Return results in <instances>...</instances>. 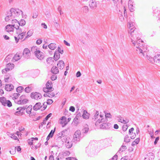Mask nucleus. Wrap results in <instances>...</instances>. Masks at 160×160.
<instances>
[{
  "instance_id": "obj_42",
  "label": "nucleus",
  "mask_w": 160,
  "mask_h": 160,
  "mask_svg": "<svg viewBox=\"0 0 160 160\" xmlns=\"http://www.w3.org/2000/svg\"><path fill=\"white\" fill-rule=\"evenodd\" d=\"M99 115V112L98 111H96V112L95 113V114L93 116V117L92 118V119H94V120L95 121L96 119L98 118V117Z\"/></svg>"
},
{
  "instance_id": "obj_6",
  "label": "nucleus",
  "mask_w": 160,
  "mask_h": 160,
  "mask_svg": "<svg viewBox=\"0 0 160 160\" xmlns=\"http://www.w3.org/2000/svg\"><path fill=\"white\" fill-rule=\"evenodd\" d=\"M62 142H65V145L67 148H69L72 146V140L70 138L67 137V136L64 138Z\"/></svg>"
},
{
  "instance_id": "obj_11",
  "label": "nucleus",
  "mask_w": 160,
  "mask_h": 160,
  "mask_svg": "<svg viewBox=\"0 0 160 160\" xmlns=\"http://www.w3.org/2000/svg\"><path fill=\"white\" fill-rule=\"evenodd\" d=\"M23 55L26 58H28L30 55L29 50L28 48H25L23 50Z\"/></svg>"
},
{
  "instance_id": "obj_36",
  "label": "nucleus",
  "mask_w": 160,
  "mask_h": 160,
  "mask_svg": "<svg viewBox=\"0 0 160 160\" xmlns=\"http://www.w3.org/2000/svg\"><path fill=\"white\" fill-rule=\"evenodd\" d=\"M60 120L61 121H63L64 122V125H62V127H64L67 124V122H66V118L65 116H62V117Z\"/></svg>"
},
{
  "instance_id": "obj_63",
  "label": "nucleus",
  "mask_w": 160,
  "mask_h": 160,
  "mask_svg": "<svg viewBox=\"0 0 160 160\" xmlns=\"http://www.w3.org/2000/svg\"><path fill=\"white\" fill-rule=\"evenodd\" d=\"M83 11H84L85 12H88V8L87 6H85L83 7Z\"/></svg>"
},
{
  "instance_id": "obj_18",
  "label": "nucleus",
  "mask_w": 160,
  "mask_h": 160,
  "mask_svg": "<svg viewBox=\"0 0 160 160\" xmlns=\"http://www.w3.org/2000/svg\"><path fill=\"white\" fill-rule=\"evenodd\" d=\"M60 57L59 52L57 51V50H56L54 53L53 56L54 60L55 61H57L60 58Z\"/></svg>"
},
{
  "instance_id": "obj_61",
  "label": "nucleus",
  "mask_w": 160,
  "mask_h": 160,
  "mask_svg": "<svg viewBox=\"0 0 160 160\" xmlns=\"http://www.w3.org/2000/svg\"><path fill=\"white\" fill-rule=\"evenodd\" d=\"M69 110L72 112H74L75 110V108L73 106H71L70 107Z\"/></svg>"
},
{
  "instance_id": "obj_34",
  "label": "nucleus",
  "mask_w": 160,
  "mask_h": 160,
  "mask_svg": "<svg viewBox=\"0 0 160 160\" xmlns=\"http://www.w3.org/2000/svg\"><path fill=\"white\" fill-rule=\"evenodd\" d=\"M14 66V65L12 63H9L7 64L6 67L8 68L11 69V70L12 69Z\"/></svg>"
},
{
  "instance_id": "obj_26",
  "label": "nucleus",
  "mask_w": 160,
  "mask_h": 160,
  "mask_svg": "<svg viewBox=\"0 0 160 160\" xmlns=\"http://www.w3.org/2000/svg\"><path fill=\"white\" fill-rule=\"evenodd\" d=\"M48 48L51 50H54L56 48V44L54 43H51L48 45Z\"/></svg>"
},
{
  "instance_id": "obj_56",
  "label": "nucleus",
  "mask_w": 160,
  "mask_h": 160,
  "mask_svg": "<svg viewBox=\"0 0 160 160\" xmlns=\"http://www.w3.org/2000/svg\"><path fill=\"white\" fill-rule=\"evenodd\" d=\"M18 21L16 19H15L14 20H12V24H15V23H16V25L17 24L18 25Z\"/></svg>"
},
{
  "instance_id": "obj_62",
  "label": "nucleus",
  "mask_w": 160,
  "mask_h": 160,
  "mask_svg": "<svg viewBox=\"0 0 160 160\" xmlns=\"http://www.w3.org/2000/svg\"><path fill=\"white\" fill-rule=\"evenodd\" d=\"M118 158V155L116 154L112 157V160H117Z\"/></svg>"
},
{
  "instance_id": "obj_10",
  "label": "nucleus",
  "mask_w": 160,
  "mask_h": 160,
  "mask_svg": "<svg viewBox=\"0 0 160 160\" xmlns=\"http://www.w3.org/2000/svg\"><path fill=\"white\" fill-rule=\"evenodd\" d=\"M154 158V155L152 153H148L144 160H153Z\"/></svg>"
},
{
  "instance_id": "obj_49",
  "label": "nucleus",
  "mask_w": 160,
  "mask_h": 160,
  "mask_svg": "<svg viewBox=\"0 0 160 160\" xmlns=\"http://www.w3.org/2000/svg\"><path fill=\"white\" fill-rule=\"evenodd\" d=\"M20 94L18 93H15L13 95V99H16L20 96Z\"/></svg>"
},
{
  "instance_id": "obj_45",
  "label": "nucleus",
  "mask_w": 160,
  "mask_h": 160,
  "mask_svg": "<svg viewBox=\"0 0 160 160\" xmlns=\"http://www.w3.org/2000/svg\"><path fill=\"white\" fill-rule=\"evenodd\" d=\"M32 90V89L31 87L29 86L26 87L24 89L25 91L27 93H29L31 92Z\"/></svg>"
},
{
  "instance_id": "obj_29",
  "label": "nucleus",
  "mask_w": 160,
  "mask_h": 160,
  "mask_svg": "<svg viewBox=\"0 0 160 160\" xmlns=\"http://www.w3.org/2000/svg\"><path fill=\"white\" fill-rule=\"evenodd\" d=\"M140 140L139 138H137L134 141H133L132 143V146H134L136 144H138Z\"/></svg>"
},
{
  "instance_id": "obj_2",
  "label": "nucleus",
  "mask_w": 160,
  "mask_h": 160,
  "mask_svg": "<svg viewBox=\"0 0 160 160\" xmlns=\"http://www.w3.org/2000/svg\"><path fill=\"white\" fill-rule=\"evenodd\" d=\"M20 12L22 14V11L18 8H12L10 10L7 12L6 15L7 16L5 18L6 22L8 21L11 19H12L16 17H18L20 15Z\"/></svg>"
},
{
  "instance_id": "obj_46",
  "label": "nucleus",
  "mask_w": 160,
  "mask_h": 160,
  "mask_svg": "<svg viewBox=\"0 0 160 160\" xmlns=\"http://www.w3.org/2000/svg\"><path fill=\"white\" fill-rule=\"evenodd\" d=\"M18 111L16 112L14 114L18 116L20 115H22V113L21 111L20 110H17Z\"/></svg>"
},
{
  "instance_id": "obj_38",
  "label": "nucleus",
  "mask_w": 160,
  "mask_h": 160,
  "mask_svg": "<svg viewBox=\"0 0 160 160\" xmlns=\"http://www.w3.org/2000/svg\"><path fill=\"white\" fill-rule=\"evenodd\" d=\"M55 130H56V128L55 127L54 129L53 130H52L48 135L49 136H50L51 137V138L54 135V133L55 131Z\"/></svg>"
},
{
  "instance_id": "obj_25",
  "label": "nucleus",
  "mask_w": 160,
  "mask_h": 160,
  "mask_svg": "<svg viewBox=\"0 0 160 160\" xmlns=\"http://www.w3.org/2000/svg\"><path fill=\"white\" fill-rule=\"evenodd\" d=\"M15 28H16L17 30L16 33L18 35L21 34L22 30L21 28H19V26H18V24L16 25Z\"/></svg>"
},
{
  "instance_id": "obj_58",
  "label": "nucleus",
  "mask_w": 160,
  "mask_h": 160,
  "mask_svg": "<svg viewBox=\"0 0 160 160\" xmlns=\"http://www.w3.org/2000/svg\"><path fill=\"white\" fill-rule=\"evenodd\" d=\"M42 42V40L41 39H38L36 42V43L38 45H40V44Z\"/></svg>"
},
{
  "instance_id": "obj_27",
  "label": "nucleus",
  "mask_w": 160,
  "mask_h": 160,
  "mask_svg": "<svg viewBox=\"0 0 160 160\" xmlns=\"http://www.w3.org/2000/svg\"><path fill=\"white\" fill-rule=\"evenodd\" d=\"M26 22L24 19H21L18 22V26H23L25 25Z\"/></svg>"
},
{
  "instance_id": "obj_14",
  "label": "nucleus",
  "mask_w": 160,
  "mask_h": 160,
  "mask_svg": "<svg viewBox=\"0 0 160 160\" xmlns=\"http://www.w3.org/2000/svg\"><path fill=\"white\" fill-rule=\"evenodd\" d=\"M153 60L157 63L160 64V54H156L153 58Z\"/></svg>"
},
{
  "instance_id": "obj_64",
  "label": "nucleus",
  "mask_w": 160,
  "mask_h": 160,
  "mask_svg": "<svg viewBox=\"0 0 160 160\" xmlns=\"http://www.w3.org/2000/svg\"><path fill=\"white\" fill-rule=\"evenodd\" d=\"M66 160H78L76 158L73 157H68L66 158Z\"/></svg>"
},
{
  "instance_id": "obj_59",
  "label": "nucleus",
  "mask_w": 160,
  "mask_h": 160,
  "mask_svg": "<svg viewBox=\"0 0 160 160\" xmlns=\"http://www.w3.org/2000/svg\"><path fill=\"white\" fill-rule=\"evenodd\" d=\"M38 16V12H36L33 13L32 18H36Z\"/></svg>"
},
{
  "instance_id": "obj_22",
  "label": "nucleus",
  "mask_w": 160,
  "mask_h": 160,
  "mask_svg": "<svg viewBox=\"0 0 160 160\" xmlns=\"http://www.w3.org/2000/svg\"><path fill=\"white\" fill-rule=\"evenodd\" d=\"M53 90L54 89L52 88V86H50V87L48 88H47L46 87H44L43 88V91L46 93L53 91Z\"/></svg>"
},
{
  "instance_id": "obj_55",
  "label": "nucleus",
  "mask_w": 160,
  "mask_h": 160,
  "mask_svg": "<svg viewBox=\"0 0 160 160\" xmlns=\"http://www.w3.org/2000/svg\"><path fill=\"white\" fill-rule=\"evenodd\" d=\"M57 78V76L55 75H52L51 78V79L52 81H54L56 80Z\"/></svg>"
},
{
  "instance_id": "obj_23",
  "label": "nucleus",
  "mask_w": 160,
  "mask_h": 160,
  "mask_svg": "<svg viewBox=\"0 0 160 160\" xmlns=\"http://www.w3.org/2000/svg\"><path fill=\"white\" fill-rule=\"evenodd\" d=\"M67 130L65 129L61 131V132L58 133V134L57 135L58 136V139H60L63 137H64L65 136V132Z\"/></svg>"
},
{
  "instance_id": "obj_33",
  "label": "nucleus",
  "mask_w": 160,
  "mask_h": 160,
  "mask_svg": "<svg viewBox=\"0 0 160 160\" xmlns=\"http://www.w3.org/2000/svg\"><path fill=\"white\" fill-rule=\"evenodd\" d=\"M89 130V128L88 127H85L83 128L82 130V135H83V133L87 134Z\"/></svg>"
},
{
  "instance_id": "obj_31",
  "label": "nucleus",
  "mask_w": 160,
  "mask_h": 160,
  "mask_svg": "<svg viewBox=\"0 0 160 160\" xmlns=\"http://www.w3.org/2000/svg\"><path fill=\"white\" fill-rule=\"evenodd\" d=\"M24 90V88L22 86H19L16 89V91L18 93H21Z\"/></svg>"
},
{
  "instance_id": "obj_12",
  "label": "nucleus",
  "mask_w": 160,
  "mask_h": 160,
  "mask_svg": "<svg viewBox=\"0 0 160 160\" xmlns=\"http://www.w3.org/2000/svg\"><path fill=\"white\" fill-rule=\"evenodd\" d=\"M89 6L92 9L96 8L97 7V4L95 0H91L89 2Z\"/></svg>"
},
{
  "instance_id": "obj_7",
  "label": "nucleus",
  "mask_w": 160,
  "mask_h": 160,
  "mask_svg": "<svg viewBox=\"0 0 160 160\" xmlns=\"http://www.w3.org/2000/svg\"><path fill=\"white\" fill-rule=\"evenodd\" d=\"M42 97V95L40 93L36 92H32L30 95V97L32 98L35 99H40Z\"/></svg>"
},
{
  "instance_id": "obj_53",
  "label": "nucleus",
  "mask_w": 160,
  "mask_h": 160,
  "mask_svg": "<svg viewBox=\"0 0 160 160\" xmlns=\"http://www.w3.org/2000/svg\"><path fill=\"white\" fill-rule=\"evenodd\" d=\"M128 128L127 125H123L122 127V129L123 131H125L127 130Z\"/></svg>"
},
{
  "instance_id": "obj_35",
  "label": "nucleus",
  "mask_w": 160,
  "mask_h": 160,
  "mask_svg": "<svg viewBox=\"0 0 160 160\" xmlns=\"http://www.w3.org/2000/svg\"><path fill=\"white\" fill-rule=\"evenodd\" d=\"M38 50L37 49V47L36 46H33L31 50V52L32 53H34V54L35 55V53L36 52H37V51H38Z\"/></svg>"
},
{
  "instance_id": "obj_15",
  "label": "nucleus",
  "mask_w": 160,
  "mask_h": 160,
  "mask_svg": "<svg viewBox=\"0 0 160 160\" xmlns=\"http://www.w3.org/2000/svg\"><path fill=\"white\" fill-rule=\"evenodd\" d=\"M90 116V113H88L86 110H84L83 112L82 117L83 118L86 119L89 118Z\"/></svg>"
},
{
  "instance_id": "obj_60",
  "label": "nucleus",
  "mask_w": 160,
  "mask_h": 160,
  "mask_svg": "<svg viewBox=\"0 0 160 160\" xmlns=\"http://www.w3.org/2000/svg\"><path fill=\"white\" fill-rule=\"evenodd\" d=\"M156 13L158 14H160V11L158 10V9H155V10H153V14H156Z\"/></svg>"
},
{
  "instance_id": "obj_32",
  "label": "nucleus",
  "mask_w": 160,
  "mask_h": 160,
  "mask_svg": "<svg viewBox=\"0 0 160 160\" xmlns=\"http://www.w3.org/2000/svg\"><path fill=\"white\" fill-rule=\"evenodd\" d=\"M32 109V106L31 105L29 106L27 108L26 107V112L28 113L29 114L31 112V110Z\"/></svg>"
},
{
  "instance_id": "obj_13",
  "label": "nucleus",
  "mask_w": 160,
  "mask_h": 160,
  "mask_svg": "<svg viewBox=\"0 0 160 160\" xmlns=\"http://www.w3.org/2000/svg\"><path fill=\"white\" fill-rule=\"evenodd\" d=\"M13 88L14 86L12 84H6L5 89L7 91H10L13 90Z\"/></svg>"
},
{
  "instance_id": "obj_48",
  "label": "nucleus",
  "mask_w": 160,
  "mask_h": 160,
  "mask_svg": "<svg viewBox=\"0 0 160 160\" xmlns=\"http://www.w3.org/2000/svg\"><path fill=\"white\" fill-rule=\"evenodd\" d=\"M128 7L131 12H132L134 11V9H133L134 7L132 4L128 5Z\"/></svg>"
},
{
  "instance_id": "obj_51",
  "label": "nucleus",
  "mask_w": 160,
  "mask_h": 160,
  "mask_svg": "<svg viewBox=\"0 0 160 160\" xmlns=\"http://www.w3.org/2000/svg\"><path fill=\"white\" fill-rule=\"evenodd\" d=\"M53 102V101L51 99H48L46 102V104L50 105Z\"/></svg>"
},
{
  "instance_id": "obj_50",
  "label": "nucleus",
  "mask_w": 160,
  "mask_h": 160,
  "mask_svg": "<svg viewBox=\"0 0 160 160\" xmlns=\"http://www.w3.org/2000/svg\"><path fill=\"white\" fill-rule=\"evenodd\" d=\"M104 120L103 118H102L101 119H99L95 122V124H99L100 122H103L104 121Z\"/></svg>"
},
{
  "instance_id": "obj_54",
  "label": "nucleus",
  "mask_w": 160,
  "mask_h": 160,
  "mask_svg": "<svg viewBox=\"0 0 160 160\" xmlns=\"http://www.w3.org/2000/svg\"><path fill=\"white\" fill-rule=\"evenodd\" d=\"M57 51L59 52V54L60 53L61 54H62L63 53V50L61 49L59 47H58V50L57 49Z\"/></svg>"
},
{
  "instance_id": "obj_44",
  "label": "nucleus",
  "mask_w": 160,
  "mask_h": 160,
  "mask_svg": "<svg viewBox=\"0 0 160 160\" xmlns=\"http://www.w3.org/2000/svg\"><path fill=\"white\" fill-rule=\"evenodd\" d=\"M10 70H11V69L6 67L5 68L2 70V73H6L7 71H8Z\"/></svg>"
},
{
  "instance_id": "obj_40",
  "label": "nucleus",
  "mask_w": 160,
  "mask_h": 160,
  "mask_svg": "<svg viewBox=\"0 0 160 160\" xmlns=\"http://www.w3.org/2000/svg\"><path fill=\"white\" fill-rule=\"evenodd\" d=\"M80 120L78 119L75 118H74L73 120V122L74 123L75 125L77 126L79 123Z\"/></svg>"
},
{
  "instance_id": "obj_4",
  "label": "nucleus",
  "mask_w": 160,
  "mask_h": 160,
  "mask_svg": "<svg viewBox=\"0 0 160 160\" xmlns=\"http://www.w3.org/2000/svg\"><path fill=\"white\" fill-rule=\"evenodd\" d=\"M0 102L4 106H7L10 107L12 106V103L9 100H7L6 98L4 97H0Z\"/></svg>"
},
{
  "instance_id": "obj_19",
  "label": "nucleus",
  "mask_w": 160,
  "mask_h": 160,
  "mask_svg": "<svg viewBox=\"0 0 160 160\" xmlns=\"http://www.w3.org/2000/svg\"><path fill=\"white\" fill-rule=\"evenodd\" d=\"M51 72L53 74H56L59 73V70L58 68L55 66H53L52 67Z\"/></svg>"
},
{
  "instance_id": "obj_16",
  "label": "nucleus",
  "mask_w": 160,
  "mask_h": 160,
  "mask_svg": "<svg viewBox=\"0 0 160 160\" xmlns=\"http://www.w3.org/2000/svg\"><path fill=\"white\" fill-rule=\"evenodd\" d=\"M53 59V58L49 57L47 58L46 61L48 64L50 65H54L55 63Z\"/></svg>"
},
{
  "instance_id": "obj_8",
  "label": "nucleus",
  "mask_w": 160,
  "mask_h": 160,
  "mask_svg": "<svg viewBox=\"0 0 160 160\" xmlns=\"http://www.w3.org/2000/svg\"><path fill=\"white\" fill-rule=\"evenodd\" d=\"M16 24H8L5 27V29L6 30V31L8 32H13L14 28H15Z\"/></svg>"
},
{
  "instance_id": "obj_28",
  "label": "nucleus",
  "mask_w": 160,
  "mask_h": 160,
  "mask_svg": "<svg viewBox=\"0 0 160 160\" xmlns=\"http://www.w3.org/2000/svg\"><path fill=\"white\" fill-rule=\"evenodd\" d=\"M33 33V31L32 30H29V31L27 33V35L26 36L25 38L23 40H24L27 38H28L29 37H30L31 36Z\"/></svg>"
},
{
  "instance_id": "obj_1",
  "label": "nucleus",
  "mask_w": 160,
  "mask_h": 160,
  "mask_svg": "<svg viewBox=\"0 0 160 160\" xmlns=\"http://www.w3.org/2000/svg\"><path fill=\"white\" fill-rule=\"evenodd\" d=\"M129 32L131 36V42L134 46L137 48V51L141 53L144 56V52H146L147 48L144 46L143 41L141 39V34L137 31L131 30Z\"/></svg>"
},
{
  "instance_id": "obj_37",
  "label": "nucleus",
  "mask_w": 160,
  "mask_h": 160,
  "mask_svg": "<svg viewBox=\"0 0 160 160\" xmlns=\"http://www.w3.org/2000/svg\"><path fill=\"white\" fill-rule=\"evenodd\" d=\"M107 124H105V123H104L102 124L101 125H100V128L101 129H108V126H106Z\"/></svg>"
},
{
  "instance_id": "obj_47",
  "label": "nucleus",
  "mask_w": 160,
  "mask_h": 160,
  "mask_svg": "<svg viewBox=\"0 0 160 160\" xmlns=\"http://www.w3.org/2000/svg\"><path fill=\"white\" fill-rule=\"evenodd\" d=\"M57 10L60 13V15H61L62 14H63V12L62 11V8L60 6H58Z\"/></svg>"
},
{
  "instance_id": "obj_39",
  "label": "nucleus",
  "mask_w": 160,
  "mask_h": 160,
  "mask_svg": "<svg viewBox=\"0 0 160 160\" xmlns=\"http://www.w3.org/2000/svg\"><path fill=\"white\" fill-rule=\"evenodd\" d=\"M52 115V113H50L43 120V122H45V121L48 120V119Z\"/></svg>"
},
{
  "instance_id": "obj_17",
  "label": "nucleus",
  "mask_w": 160,
  "mask_h": 160,
  "mask_svg": "<svg viewBox=\"0 0 160 160\" xmlns=\"http://www.w3.org/2000/svg\"><path fill=\"white\" fill-rule=\"evenodd\" d=\"M129 30L128 31V33H129V36L130 38H131V36L130 35V33H129L131 31V30H132V31L134 30V31H137L136 30V28H135L133 26V25L132 23H129Z\"/></svg>"
},
{
  "instance_id": "obj_41",
  "label": "nucleus",
  "mask_w": 160,
  "mask_h": 160,
  "mask_svg": "<svg viewBox=\"0 0 160 160\" xmlns=\"http://www.w3.org/2000/svg\"><path fill=\"white\" fill-rule=\"evenodd\" d=\"M82 114L80 112H79L77 114L75 118L78 119L80 120L81 118L82 119Z\"/></svg>"
},
{
  "instance_id": "obj_5",
  "label": "nucleus",
  "mask_w": 160,
  "mask_h": 160,
  "mask_svg": "<svg viewBox=\"0 0 160 160\" xmlns=\"http://www.w3.org/2000/svg\"><path fill=\"white\" fill-rule=\"evenodd\" d=\"M84 135H82L81 134V132L80 130H78L74 133L73 136V141L74 142L75 141H79L80 140V138L82 136V137L84 136Z\"/></svg>"
},
{
  "instance_id": "obj_9",
  "label": "nucleus",
  "mask_w": 160,
  "mask_h": 160,
  "mask_svg": "<svg viewBox=\"0 0 160 160\" xmlns=\"http://www.w3.org/2000/svg\"><path fill=\"white\" fill-rule=\"evenodd\" d=\"M35 55L38 59L42 60L44 58V54L43 53L39 50L35 53Z\"/></svg>"
},
{
  "instance_id": "obj_21",
  "label": "nucleus",
  "mask_w": 160,
  "mask_h": 160,
  "mask_svg": "<svg viewBox=\"0 0 160 160\" xmlns=\"http://www.w3.org/2000/svg\"><path fill=\"white\" fill-rule=\"evenodd\" d=\"M42 107L41 103L40 102H37L36 103L33 107V109L34 110L37 111L39 109Z\"/></svg>"
},
{
  "instance_id": "obj_52",
  "label": "nucleus",
  "mask_w": 160,
  "mask_h": 160,
  "mask_svg": "<svg viewBox=\"0 0 160 160\" xmlns=\"http://www.w3.org/2000/svg\"><path fill=\"white\" fill-rule=\"evenodd\" d=\"M130 135H131L130 138L132 139H134L135 138L136 136V134L135 132L133 133V132H132L131 134H130Z\"/></svg>"
},
{
  "instance_id": "obj_24",
  "label": "nucleus",
  "mask_w": 160,
  "mask_h": 160,
  "mask_svg": "<svg viewBox=\"0 0 160 160\" xmlns=\"http://www.w3.org/2000/svg\"><path fill=\"white\" fill-rule=\"evenodd\" d=\"M20 59V56L17 55V53L15 54L12 59V62H15L18 61Z\"/></svg>"
},
{
  "instance_id": "obj_57",
  "label": "nucleus",
  "mask_w": 160,
  "mask_h": 160,
  "mask_svg": "<svg viewBox=\"0 0 160 160\" xmlns=\"http://www.w3.org/2000/svg\"><path fill=\"white\" fill-rule=\"evenodd\" d=\"M11 137L12 138L15 140H19L18 137L16 136H15L14 134H11Z\"/></svg>"
},
{
  "instance_id": "obj_20",
  "label": "nucleus",
  "mask_w": 160,
  "mask_h": 160,
  "mask_svg": "<svg viewBox=\"0 0 160 160\" xmlns=\"http://www.w3.org/2000/svg\"><path fill=\"white\" fill-rule=\"evenodd\" d=\"M57 66L59 69H62L64 67V63L62 60H60L57 63Z\"/></svg>"
},
{
  "instance_id": "obj_30",
  "label": "nucleus",
  "mask_w": 160,
  "mask_h": 160,
  "mask_svg": "<svg viewBox=\"0 0 160 160\" xmlns=\"http://www.w3.org/2000/svg\"><path fill=\"white\" fill-rule=\"evenodd\" d=\"M27 106H23L22 107H19L17 108V110H20L21 111L22 113L23 114L25 110L26 109V107Z\"/></svg>"
},
{
  "instance_id": "obj_3",
  "label": "nucleus",
  "mask_w": 160,
  "mask_h": 160,
  "mask_svg": "<svg viewBox=\"0 0 160 160\" xmlns=\"http://www.w3.org/2000/svg\"><path fill=\"white\" fill-rule=\"evenodd\" d=\"M27 96L25 95L21 96L19 100L15 101V102L18 104L23 105L27 103L29 100L27 98Z\"/></svg>"
},
{
  "instance_id": "obj_43",
  "label": "nucleus",
  "mask_w": 160,
  "mask_h": 160,
  "mask_svg": "<svg viewBox=\"0 0 160 160\" xmlns=\"http://www.w3.org/2000/svg\"><path fill=\"white\" fill-rule=\"evenodd\" d=\"M129 136L128 135H126L124 138V142H130V139L129 138Z\"/></svg>"
}]
</instances>
